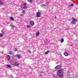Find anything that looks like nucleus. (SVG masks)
Segmentation results:
<instances>
[{
	"instance_id": "obj_1",
	"label": "nucleus",
	"mask_w": 78,
	"mask_h": 78,
	"mask_svg": "<svg viewBox=\"0 0 78 78\" xmlns=\"http://www.w3.org/2000/svg\"><path fill=\"white\" fill-rule=\"evenodd\" d=\"M57 74L59 77L62 78L64 76V72L62 69H60L57 71Z\"/></svg>"
},
{
	"instance_id": "obj_2",
	"label": "nucleus",
	"mask_w": 78,
	"mask_h": 78,
	"mask_svg": "<svg viewBox=\"0 0 78 78\" xmlns=\"http://www.w3.org/2000/svg\"><path fill=\"white\" fill-rule=\"evenodd\" d=\"M36 17L37 18L38 17H40L41 16V12H37V14L36 15Z\"/></svg>"
},
{
	"instance_id": "obj_3",
	"label": "nucleus",
	"mask_w": 78,
	"mask_h": 78,
	"mask_svg": "<svg viewBox=\"0 0 78 78\" xmlns=\"http://www.w3.org/2000/svg\"><path fill=\"white\" fill-rule=\"evenodd\" d=\"M77 20H73L71 22L72 24L73 25H75L76 24V23L77 22Z\"/></svg>"
},
{
	"instance_id": "obj_4",
	"label": "nucleus",
	"mask_w": 78,
	"mask_h": 78,
	"mask_svg": "<svg viewBox=\"0 0 78 78\" xmlns=\"http://www.w3.org/2000/svg\"><path fill=\"white\" fill-rule=\"evenodd\" d=\"M61 67V65H58L55 68V69L56 70L59 69Z\"/></svg>"
},
{
	"instance_id": "obj_5",
	"label": "nucleus",
	"mask_w": 78,
	"mask_h": 78,
	"mask_svg": "<svg viewBox=\"0 0 78 78\" xmlns=\"http://www.w3.org/2000/svg\"><path fill=\"white\" fill-rule=\"evenodd\" d=\"M13 65H14L15 66H16L17 67H18L19 65V63L17 62H15L13 64Z\"/></svg>"
},
{
	"instance_id": "obj_6",
	"label": "nucleus",
	"mask_w": 78,
	"mask_h": 78,
	"mask_svg": "<svg viewBox=\"0 0 78 78\" xmlns=\"http://www.w3.org/2000/svg\"><path fill=\"white\" fill-rule=\"evenodd\" d=\"M6 57L7 58V60L8 61H10L11 60V57L9 55H7L6 56Z\"/></svg>"
},
{
	"instance_id": "obj_7",
	"label": "nucleus",
	"mask_w": 78,
	"mask_h": 78,
	"mask_svg": "<svg viewBox=\"0 0 78 78\" xmlns=\"http://www.w3.org/2000/svg\"><path fill=\"white\" fill-rule=\"evenodd\" d=\"M30 24L31 25L33 26L34 25V22L33 21H31L30 22Z\"/></svg>"
},
{
	"instance_id": "obj_8",
	"label": "nucleus",
	"mask_w": 78,
	"mask_h": 78,
	"mask_svg": "<svg viewBox=\"0 0 78 78\" xmlns=\"http://www.w3.org/2000/svg\"><path fill=\"white\" fill-rule=\"evenodd\" d=\"M64 55L66 56H69V53H68L66 52H65L64 53Z\"/></svg>"
},
{
	"instance_id": "obj_9",
	"label": "nucleus",
	"mask_w": 78,
	"mask_h": 78,
	"mask_svg": "<svg viewBox=\"0 0 78 78\" xmlns=\"http://www.w3.org/2000/svg\"><path fill=\"white\" fill-rule=\"evenodd\" d=\"M16 56H17V58H18V59H20V58H21L20 55H16Z\"/></svg>"
},
{
	"instance_id": "obj_10",
	"label": "nucleus",
	"mask_w": 78,
	"mask_h": 78,
	"mask_svg": "<svg viewBox=\"0 0 78 78\" xmlns=\"http://www.w3.org/2000/svg\"><path fill=\"white\" fill-rule=\"evenodd\" d=\"M9 54L10 55H14V53L12 52V51H10L9 52Z\"/></svg>"
},
{
	"instance_id": "obj_11",
	"label": "nucleus",
	"mask_w": 78,
	"mask_h": 78,
	"mask_svg": "<svg viewBox=\"0 0 78 78\" xmlns=\"http://www.w3.org/2000/svg\"><path fill=\"white\" fill-rule=\"evenodd\" d=\"M39 34H40V33H39V32H37L36 35L37 36H38L39 35Z\"/></svg>"
},
{
	"instance_id": "obj_12",
	"label": "nucleus",
	"mask_w": 78,
	"mask_h": 78,
	"mask_svg": "<svg viewBox=\"0 0 78 78\" xmlns=\"http://www.w3.org/2000/svg\"><path fill=\"white\" fill-rule=\"evenodd\" d=\"M28 2L30 3H33V1L32 0H27Z\"/></svg>"
},
{
	"instance_id": "obj_13",
	"label": "nucleus",
	"mask_w": 78,
	"mask_h": 78,
	"mask_svg": "<svg viewBox=\"0 0 78 78\" xmlns=\"http://www.w3.org/2000/svg\"><path fill=\"white\" fill-rule=\"evenodd\" d=\"M64 39L63 38H62L61 39V42L62 43V42H64Z\"/></svg>"
},
{
	"instance_id": "obj_14",
	"label": "nucleus",
	"mask_w": 78,
	"mask_h": 78,
	"mask_svg": "<svg viewBox=\"0 0 78 78\" xmlns=\"http://www.w3.org/2000/svg\"><path fill=\"white\" fill-rule=\"evenodd\" d=\"M49 52H50V51H47L46 52H45V55H47V54H48V53H49Z\"/></svg>"
},
{
	"instance_id": "obj_15",
	"label": "nucleus",
	"mask_w": 78,
	"mask_h": 78,
	"mask_svg": "<svg viewBox=\"0 0 78 78\" xmlns=\"http://www.w3.org/2000/svg\"><path fill=\"white\" fill-rule=\"evenodd\" d=\"M3 4V2L2 1H0V5H2Z\"/></svg>"
},
{
	"instance_id": "obj_16",
	"label": "nucleus",
	"mask_w": 78,
	"mask_h": 78,
	"mask_svg": "<svg viewBox=\"0 0 78 78\" xmlns=\"http://www.w3.org/2000/svg\"><path fill=\"white\" fill-rule=\"evenodd\" d=\"M41 7H43V6H46V5L45 4H43L41 5Z\"/></svg>"
},
{
	"instance_id": "obj_17",
	"label": "nucleus",
	"mask_w": 78,
	"mask_h": 78,
	"mask_svg": "<svg viewBox=\"0 0 78 78\" xmlns=\"http://www.w3.org/2000/svg\"><path fill=\"white\" fill-rule=\"evenodd\" d=\"M10 26L12 28H14L15 27L14 26H13V25H10Z\"/></svg>"
},
{
	"instance_id": "obj_18",
	"label": "nucleus",
	"mask_w": 78,
	"mask_h": 78,
	"mask_svg": "<svg viewBox=\"0 0 78 78\" xmlns=\"http://www.w3.org/2000/svg\"><path fill=\"white\" fill-rule=\"evenodd\" d=\"M74 6V4H71L69 5V6Z\"/></svg>"
},
{
	"instance_id": "obj_19",
	"label": "nucleus",
	"mask_w": 78,
	"mask_h": 78,
	"mask_svg": "<svg viewBox=\"0 0 78 78\" xmlns=\"http://www.w3.org/2000/svg\"><path fill=\"white\" fill-rule=\"evenodd\" d=\"M27 28H28V29H29L31 28V26L29 25H28L27 27Z\"/></svg>"
},
{
	"instance_id": "obj_20",
	"label": "nucleus",
	"mask_w": 78,
	"mask_h": 78,
	"mask_svg": "<svg viewBox=\"0 0 78 78\" xmlns=\"http://www.w3.org/2000/svg\"><path fill=\"white\" fill-rule=\"evenodd\" d=\"M3 34H0V37H3Z\"/></svg>"
},
{
	"instance_id": "obj_21",
	"label": "nucleus",
	"mask_w": 78,
	"mask_h": 78,
	"mask_svg": "<svg viewBox=\"0 0 78 78\" xmlns=\"http://www.w3.org/2000/svg\"><path fill=\"white\" fill-rule=\"evenodd\" d=\"M7 66L8 67H9V68H11V65H7Z\"/></svg>"
},
{
	"instance_id": "obj_22",
	"label": "nucleus",
	"mask_w": 78,
	"mask_h": 78,
	"mask_svg": "<svg viewBox=\"0 0 78 78\" xmlns=\"http://www.w3.org/2000/svg\"><path fill=\"white\" fill-rule=\"evenodd\" d=\"M10 20H14V18L12 16L10 18Z\"/></svg>"
},
{
	"instance_id": "obj_23",
	"label": "nucleus",
	"mask_w": 78,
	"mask_h": 78,
	"mask_svg": "<svg viewBox=\"0 0 78 78\" xmlns=\"http://www.w3.org/2000/svg\"><path fill=\"white\" fill-rule=\"evenodd\" d=\"M27 7L26 6H24L23 7V9H27Z\"/></svg>"
},
{
	"instance_id": "obj_24",
	"label": "nucleus",
	"mask_w": 78,
	"mask_h": 78,
	"mask_svg": "<svg viewBox=\"0 0 78 78\" xmlns=\"http://www.w3.org/2000/svg\"><path fill=\"white\" fill-rule=\"evenodd\" d=\"M72 20H76V19L75 18H72Z\"/></svg>"
},
{
	"instance_id": "obj_25",
	"label": "nucleus",
	"mask_w": 78,
	"mask_h": 78,
	"mask_svg": "<svg viewBox=\"0 0 78 78\" xmlns=\"http://www.w3.org/2000/svg\"><path fill=\"white\" fill-rule=\"evenodd\" d=\"M28 52H29V53H31V51L30 50H28Z\"/></svg>"
},
{
	"instance_id": "obj_26",
	"label": "nucleus",
	"mask_w": 78,
	"mask_h": 78,
	"mask_svg": "<svg viewBox=\"0 0 78 78\" xmlns=\"http://www.w3.org/2000/svg\"><path fill=\"white\" fill-rule=\"evenodd\" d=\"M23 14H25V10H23Z\"/></svg>"
},
{
	"instance_id": "obj_27",
	"label": "nucleus",
	"mask_w": 78,
	"mask_h": 78,
	"mask_svg": "<svg viewBox=\"0 0 78 78\" xmlns=\"http://www.w3.org/2000/svg\"><path fill=\"white\" fill-rule=\"evenodd\" d=\"M24 5L26 6V5H27V4H26V3H24Z\"/></svg>"
},
{
	"instance_id": "obj_28",
	"label": "nucleus",
	"mask_w": 78,
	"mask_h": 78,
	"mask_svg": "<svg viewBox=\"0 0 78 78\" xmlns=\"http://www.w3.org/2000/svg\"><path fill=\"white\" fill-rule=\"evenodd\" d=\"M17 48H16L14 50V51H17Z\"/></svg>"
},
{
	"instance_id": "obj_29",
	"label": "nucleus",
	"mask_w": 78,
	"mask_h": 78,
	"mask_svg": "<svg viewBox=\"0 0 78 78\" xmlns=\"http://www.w3.org/2000/svg\"><path fill=\"white\" fill-rule=\"evenodd\" d=\"M1 32H2V33H3V34L5 33V32L2 30H1Z\"/></svg>"
},
{
	"instance_id": "obj_30",
	"label": "nucleus",
	"mask_w": 78,
	"mask_h": 78,
	"mask_svg": "<svg viewBox=\"0 0 78 78\" xmlns=\"http://www.w3.org/2000/svg\"><path fill=\"white\" fill-rule=\"evenodd\" d=\"M39 76H42V75H41V74L39 75Z\"/></svg>"
},
{
	"instance_id": "obj_31",
	"label": "nucleus",
	"mask_w": 78,
	"mask_h": 78,
	"mask_svg": "<svg viewBox=\"0 0 78 78\" xmlns=\"http://www.w3.org/2000/svg\"><path fill=\"white\" fill-rule=\"evenodd\" d=\"M18 9H19V11L22 10V9H21V8H19Z\"/></svg>"
},
{
	"instance_id": "obj_32",
	"label": "nucleus",
	"mask_w": 78,
	"mask_h": 78,
	"mask_svg": "<svg viewBox=\"0 0 78 78\" xmlns=\"http://www.w3.org/2000/svg\"><path fill=\"white\" fill-rule=\"evenodd\" d=\"M24 15L23 14H21V16H23Z\"/></svg>"
},
{
	"instance_id": "obj_33",
	"label": "nucleus",
	"mask_w": 78,
	"mask_h": 78,
	"mask_svg": "<svg viewBox=\"0 0 78 78\" xmlns=\"http://www.w3.org/2000/svg\"><path fill=\"white\" fill-rule=\"evenodd\" d=\"M1 53H3V51H2V52H1Z\"/></svg>"
},
{
	"instance_id": "obj_34",
	"label": "nucleus",
	"mask_w": 78,
	"mask_h": 78,
	"mask_svg": "<svg viewBox=\"0 0 78 78\" xmlns=\"http://www.w3.org/2000/svg\"><path fill=\"white\" fill-rule=\"evenodd\" d=\"M13 20V21H14V20Z\"/></svg>"
}]
</instances>
